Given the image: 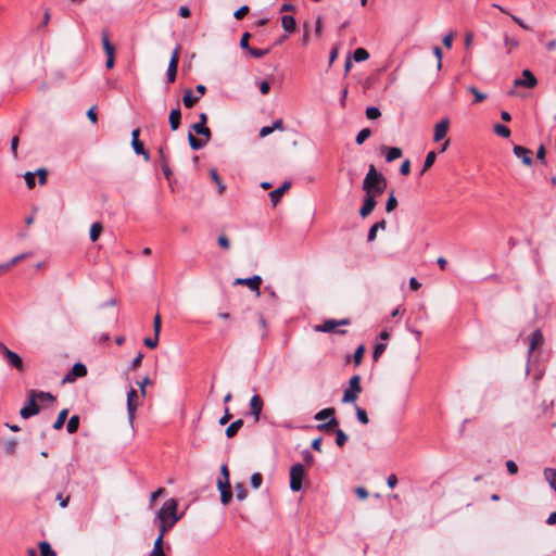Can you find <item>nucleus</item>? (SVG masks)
<instances>
[{
  "instance_id": "7ed1b4c3",
  "label": "nucleus",
  "mask_w": 556,
  "mask_h": 556,
  "mask_svg": "<svg viewBox=\"0 0 556 556\" xmlns=\"http://www.w3.org/2000/svg\"><path fill=\"white\" fill-rule=\"evenodd\" d=\"M361 392V377L355 375L349 381V388L343 393L342 403H355Z\"/></svg>"
},
{
  "instance_id": "bb28decb",
  "label": "nucleus",
  "mask_w": 556,
  "mask_h": 556,
  "mask_svg": "<svg viewBox=\"0 0 556 556\" xmlns=\"http://www.w3.org/2000/svg\"><path fill=\"white\" fill-rule=\"evenodd\" d=\"M295 20L292 15H283L281 17V26L287 33H293L295 29Z\"/></svg>"
},
{
  "instance_id": "6ab92c4d",
  "label": "nucleus",
  "mask_w": 556,
  "mask_h": 556,
  "mask_svg": "<svg viewBox=\"0 0 556 556\" xmlns=\"http://www.w3.org/2000/svg\"><path fill=\"white\" fill-rule=\"evenodd\" d=\"M514 154L521 160V162L527 165V166H530L532 165L533 163V160L531 157V151L525 147H521V146H515L514 149Z\"/></svg>"
},
{
  "instance_id": "c9c22d12",
  "label": "nucleus",
  "mask_w": 556,
  "mask_h": 556,
  "mask_svg": "<svg viewBox=\"0 0 556 556\" xmlns=\"http://www.w3.org/2000/svg\"><path fill=\"white\" fill-rule=\"evenodd\" d=\"M67 415H68V410H67L66 408H65V409H62V410L59 413V415H58V417H56V420H55V421H54V424H53V428H54L55 430H60V429L64 426L65 420H66V418H67Z\"/></svg>"
},
{
  "instance_id": "9b49d317",
  "label": "nucleus",
  "mask_w": 556,
  "mask_h": 556,
  "mask_svg": "<svg viewBox=\"0 0 556 556\" xmlns=\"http://www.w3.org/2000/svg\"><path fill=\"white\" fill-rule=\"evenodd\" d=\"M349 324L350 320L348 318H343L341 320L329 319L324 324L316 326V330L320 332H333L338 326H345Z\"/></svg>"
},
{
  "instance_id": "ddd939ff",
  "label": "nucleus",
  "mask_w": 556,
  "mask_h": 556,
  "mask_svg": "<svg viewBox=\"0 0 556 556\" xmlns=\"http://www.w3.org/2000/svg\"><path fill=\"white\" fill-rule=\"evenodd\" d=\"M536 83L538 80L534 75L529 70H525L522 72V77L515 79L514 85L516 87L522 86L527 88H533L535 87Z\"/></svg>"
},
{
  "instance_id": "e2e57ef3",
  "label": "nucleus",
  "mask_w": 556,
  "mask_h": 556,
  "mask_svg": "<svg viewBox=\"0 0 556 556\" xmlns=\"http://www.w3.org/2000/svg\"><path fill=\"white\" fill-rule=\"evenodd\" d=\"M24 178H25L26 185L29 188H33L35 186V174L34 173L27 172L24 175Z\"/></svg>"
},
{
  "instance_id": "09e8293b",
  "label": "nucleus",
  "mask_w": 556,
  "mask_h": 556,
  "mask_svg": "<svg viewBox=\"0 0 556 556\" xmlns=\"http://www.w3.org/2000/svg\"><path fill=\"white\" fill-rule=\"evenodd\" d=\"M250 482L253 489H258L263 483V476L260 472H255L251 476Z\"/></svg>"
},
{
  "instance_id": "58836bf2",
  "label": "nucleus",
  "mask_w": 556,
  "mask_h": 556,
  "mask_svg": "<svg viewBox=\"0 0 556 556\" xmlns=\"http://www.w3.org/2000/svg\"><path fill=\"white\" fill-rule=\"evenodd\" d=\"M165 534H166V532H162V529H160V533L153 544V549L151 552L164 553L163 539H164Z\"/></svg>"
},
{
  "instance_id": "aec40b11",
  "label": "nucleus",
  "mask_w": 556,
  "mask_h": 556,
  "mask_svg": "<svg viewBox=\"0 0 556 556\" xmlns=\"http://www.w3.org/2000/svg\"><path fill=\"white\" fill-rule=\"evenodd\" d=\"M376 204V197L365 195L364 203L359 208V215L363 218L367 217L374 211Z\"/></svg>"
},
{
  "instance_id": "c03bdc74",
  "label": "nucleus",
  "mask_w": 556,
  "mask_h": 556,
  "mask_svg": "<svg viewBox=\"0 0 556 556\" xmlns=\"http://www.w3.org/2000/svg\"><path fill=\"white\" fill-rule=\"evenodd\" d=\"M370 135H371V131L369 128L362 129L356 136V139H355L356 143L363 144L365 142V140H367L370 137Z\"/></svg>"
},
{
  "instance_id": "5701e85b",
  "label": "nucleus",
  "mask_w": 556,
  "mask_h": 556,
  "mask_svg": "<svg viewBox=\"0 0 556 556\" xmlns=\"http://www.w3.org/2000/svg\"><path fill=\"white\" fill-rule=\"evenodd\" d=\"M290 188V182H285L281 187L273 190L270 193H269V198H270V201L273 203V205H277L278 202L280 201L283 192L286 190H288Z\"/></svg>"
},
{
  "instance_id": "603ef678",
  "label": "nucleus",
  "mask_w": 556,
  "mask_h": 556,
  "mask_svg": "<svg viewBox=\"0 0 556 556\" xmlns=\"http://www.w3.org/2000/svg\"><path fill=\"white\" fill-rule=\"evenodd\" d=\"M137 384L140 389L141 396L144 397L147 394L146 388H147V386L151 384V379L149 377H144L140 381H138Z\"/></svg>"
},
{
  "instance_id": "423d86ee",
  "label": "nucleus",
  "mask_w": 556,
  "mask_h": 556,
  "mask_svg": "<svg viewBox=\"0 0 556 556\" xmlns=\"http://www.w3.org/2000/svg\"><path fill=\"white\" fill-rule=\"evenodd\" d=\"M126 406L129 424L132 425L135 420L136 410L139 406V396L137 394V391L132 387L127 392Z\"/></svg>"
},
{
  "instance_id": "a211bd4d",
  "label": "nucleus",
  "mask_w": 556,
  "mask_h": 556,
  "mask_svg": "<svg viewBox=\"0 0 556 556\" xmlns=\"http://www.w3.org/2000/svg\"><path fill=\"white\" fill-rule=\"evenodd\" d=\"M139 134H140V130L138 128L132 130L131 146H132L136 154H141L144 156L146 160H149V153L144 150L143 143L141 141H139V139H138Z\"/></svg>"
},
{
  "instance_id": "0e129e2a",
  "label": "nucleus",
  "mask_w": 556,
  "mask_h": 556,
  "mask_svg": "<svg viewBox=\"0 0 556 556\" xmlns=\"http://www.w3.org/2000/svg\"><path fill=\"white\" fill-rule=\"evenodd\" d=\"M248 12H249V7L243 5V7H241L240 9H238V10L235 12L233 16H235V18L240 20V18H242V17H243Z\"/></svg>"
},
{
  "instance_id": "1a4fd4ad",
  "label": "nucleus",
  "mask_w": 556,
  "mask_h": 556,
  "mask_svg": "<svg viewBox=\"0 0 556 556\" xmlns=\"http://www.w3.org/2000/svg\"><path fill=\"white\" fill-rule=\"evenodd\" d=\"M39 413L38 403L36 401V397L33 395L31 391L29 392L28 402L25 404L24 407L21 408L20 415L22 418L27 419L29 417H33Z\"/></svg>"
},
{
  "instance_id": "49530a36",
  "label": "nucleus",
  "mask_w": 556,
  "mask_h": 556,
  "mask_svg": "<svg viewBox=\"0 0 556 556\" xmlns=\"http://www.w3.org/2000/svg\"><path fill=\"white\" fill-rule=\"evenodd\" d=\"M355 410H356V417H357L358 421L363 425H367L369 422V419H368V416H367V413L365 412V409H363L359 406H355Z\"/></svg>"
},
{
  "instance_id": "3c124183",
  "label": "nucleus",
  "mask_w": 556,
  "mask_h": 556,
  "mask_svg": "<svg viewBox=\"0 0 556 556\" xmlns=\"http://www.w3.org/2000/svg\"><path fill=\"white\" fill-rule=\"evenodd\" d=\"M381 115L380 110L376 106H369L366 109V116L369 119H376Z\"/></svg>"
},
{
  "instance_id": "5fc2aeb1",
  "label": "nucleus",
  "mask_w": 556,
  "mask_h": 556,
  "mask_svg": "<svg viewBox=\"0 0 556 556\" xmlns=\"http://www.w3.org/2000/svg\"><path fill=\"white\" fill-rule=\"evenodd\" d=\"M248 51L252 56H254L256 59L263 58L264 55H266L269 52L268 49H255V48H250Z\"/></svg>"
},
{
  "instance_id": "f257e3e1",
  "label": "nucleus",
  "mask_w": 556,
  "mask_h": 556,
  "mask_svg": "<svg viewBox=\"0 0 556 556\" xmlns=\"http://www.w3.org/2000/svg\"><path fill=\"white\" fill-rule=\"evenodd\" d=\"M177 508L178 502L175 498H168L156 513L155 521L159 523V529H162V532L170 530L180 519Z\"/></svg>"
},
{
  "instance_id": "4d7b16f0",
  "label": "nucleus",
  "mask_w": 556,
  "mask_h": 556,
  "mask_svg": "<svg viewBox=\"0 0 556 556\" xmlns=\"http://www.w3.org/2000/svg\"><path fill=\"white\" fill-rule=\"evenodd\" d=\"M387 346L383 343H379L375 346V350L372 353V357L375 361H377L381 356V354L384 352Z\"/></svg>"
},
{
  "instance_id": "20e7f679",
  "label": "nucleus",
  "mask_w": 556,
  "mask_h": 556,
  "mask_svg": "<svg viewBox=\"0 0 556 556\" xmlns=\"http://www.w3.org/2000/svg\"><path fill=\"white\" fill-rule=\"evenodd\" d=\"M305 478V469L302 464H294L290 468V489L298 492L303 488V480Z\"/></svg>"
},
{
  "instance_id": "052dcab7",
  "label": "nucleus",
  "mask_w": 556,
  "mask_h": 556,
  "mask_svg": "<svg viewBox=\"0 0 556 556\" xmlns=\"http://www.w3.org/2000/svg\"><path fill=\"white\" fill-rule=\"evenodd\" d=\"M144 344L150 348V349H154L159 344V337H156V334H154L153 338H146L144 339Z\"/></svg>"
},
{
  "instance_id": "4c0bfd02",
  "label": "nucleus",
  "mask_w": 556,
  "mask_h": 556,
  "mask_svg": "<svg viewBox=\"0 0 556 556\" xmlns=\"http://www.w3.org/2000/svg\"><path fill=\"white\" fill-rule=\"evenodd\" d=\"M467 91L470 92L473 97H475V102L479 103V102H482L486 99V94L479 91L476 87L473 86H468L467 87Z\"/></svg>"
},
{
  "instance_id": "a19ab883",
  "label": "nucleus",
  "mask_w": 556,
  "mask_h": 556,
  "mask_svg": "<svg viewBox=\"0 0 556 556\" xmlns=\"http://www.w3.org/2000/svg\"><path fill=\"white\" fill-rule=\"evenodd\" d=\"M39 549L41 556H55V552L51 548L48 542H40Z\"/></svg>"
},
{
  "instance_id": "f3484780",
  "label": "nucleus",
  "mask_w": 556,
  "mask_h": 556,
  "mask_svg": "<svg viewBox=\"0 0 556 556\" xmlns=\"http://www.w3.org/2000/svg\"><path fill=\"white\" fill-rule=\"evenodd\" d=\"M178 56H179V47H177L174 50L173 55H172L170 61H169V64H168L167 80L169 83L175 81L176 74H177Z\"/></svg>"
},
{
  "instance_id": "69168bd1",
  "label": "nucleus",
  "mask_w": 556,
  "mask_h": 556,
  "mask_svg": "<svg viewBox=\"0 0 556 556\" xmlns=\"http://www.w3.org/2000/svg\"><path fill=\"white\" fill-rule=\"evenodd\" d=\"M16 440L13 439V440H10L5 443V451L9 453V454H13L15 452V447H16Z\"/></svg>"
},
{
  "instance_id": "4be33fe9",
  "label": "nucleus",
  "mask_w": 556,
  "mask_h": 556,
  "mask_svg": "<svg viewBox=\"0 0 556 556\" xmlns=\"http://www.w3.org/2000/svg\"><path fill=\"white\" fill-rule=\"evenodd\" d=\"M543 343V334L540 329H536L531 334L530 346H529V356L532 352L539 348Z\"/></svg>"
},
{
  "instance_id": "b1692460",
  "label": "nucleus",
  "mask_w": 556,
  "mask_h": 556,
  "mask_svg": "<svg viewBox=\"0 0 556 556\" xmlns=\"http://www.w3.org/2000/svg\"><path fill=\"white\" fill-rule=\"evenodd\" d=\"M387 227V223L386 220H380V222H377L375 223L368 230V235H367V240L369 242L374 241L376 239V236H377V231L378 230H384Z\"/></svg>"
},
{
  "instance_id": "f704fd0d",
  "label": "nucleus",
  "mask_w": 556,
  "mask_h": 556,
  "mask_svg": "<svg viewBox=\"0 0 556 556\" xmlns=\"http://www.w3.org/2000/svg\"><path fill=\"white\" fill-rule=\"evenodd\" d=\"M198 100H199V97H194L192 94L191 90L188 89L185 91L182 101H184V104L186 108H188V109L192 108Z\"/></svg>"
},
{
  "instance_id": "7c9ffc66",
  "label": "nucleus",
  "mask_w": 556,
  "mask_h": 556,
  "mask_svg": "<svg viewBox=\"0 0 556 556\" xmlns=\"http://www.w3.org/2000/svg\"><path fill=\"white\" fill-rule=\"evenodd\" d=\"M103 231L101 223H93L90 227L89 237L92 242H96Z\"/></svg>"
},
{
  "instance_id": "6e6552de",
  "label": "nucleus",
  "mask_w": 556,
  "mask_h": 556,
  "mask_svg": "<svg viewBox=\"0 0 556 556\" xmlns=\"http://www.w3.org/2000/svg\"><path fill=\"white\" fill-rule=\"evenodd\" d=\"M0 351L3 354L4 358L7 359V362L12 367L16 368L17 370H22L23 369V361H22V358L20 357L18 354H16L15 352L11 351L5 344H1L0 345Z\"/></svg>"
},
{
  "instance_id": "dca6fc26",
  "label": "nucleus",
  "mask_w": 556,
  "mask_h": 556,
  "mask_svg": "<svg viewBox=\"0 0 556 556\" xmlns=\"http://www.w3.org/2000/svg\"><path fill=\"white\" fill-rule=\"evenodd\" d=\"M217 488L220 492V502L224 505H228L232 498L229 481H223L222 479H219L217 481Z\"/></svg>"
},
{
  "instance_id": "473e14b6",
  "label": "nucleus",
  "mask_w": 556,
  "mask_h": 556,
  "mask_svg": "<svg viewBox=\"0 0 556 556\" xmlns=\"http://www.w3.org/2000/svg\"><path fill=\"white\" fill-rule=\"evenodd\" d=\"M188 141L192 150L202 149L208 141L194 137L191 132L188 135Z\"/></svg>"
},
{
  "instance_id": "f03ea898",
  "label": "nucleus",
  "mask_w": 556,
  "mask_h": 556,
  "mask_svg": "<svg viewBox=\"0 0 556 556\" xmlns=\"http://www.w3.org/2000/svg\"><path fill=\"white\" fill-rule=\"evenodd\" d=\"M387 186L386 178L377 172L374 165H370L368 173L363 180V190L365 195L379 197L383 193Z\"/></svg>"
},
{
  "instance_id": "de8ad7c7",
  "label": "nucleus",
  "mask_w": 556,
  "mask_h": 556,
  "mask_svg": "<svg viewBox=\"0 0 556 556\" xmlns=\"http://www.w3.org/2000/svg\"><path fill=\"white\" fill-rule=\"evenodd\" d=\"M396 206H397V200H396L394 193L391 192V194L389 195L387 203H386V211L388 213H390V212L394 211Z\"/></svg>"
},
{
  "instance_id": "a878e982",
  "label": "nucleus",
  "mask_w": 556,
  "mask_h": 556,
  "mask_svg": "<svg viewBox=\"0 0 556 556\" xmlns=\"http://www.w3.org/2000/svg\"><path fill=\"white\" fill-rule=\"evenodd\" d=\"M31 393L37 403H52L54 401V396L50 392L31 390Z\"/></svg>"
},
{
  "instance_id": "4468645a",
  "label": "nucleus",
  "mask_w": 556,
  "mask_h": 556,
  "mask_svg": "<svg viewBox=\"0 0 556 556\" xmlns=\"http://www.w3.org/2000/svg\"><path fill=\"white\" fill-rule=\"evenodd\" d=\"M263 406L264 402L262 397L257 394H254L250 400V413L253 416L255 422L260 420Z\"/></svg>"
},
{
  "instance_id": "bf43d9fd",
  "label": "nucleus",
  "mask_w": 556,
  "mask_h": 556,
  "mask_svg": "<svg viewBox=\"0 0 556 556\" xmlns=\"http://www.w3.org/2000/svg\"><path fill=\"white\" fill-rule=\"evenodd\" d=\"M161 324H162L161 316H160V314H156L154 317V320H153V330H154V334H156V337L160 336Z\"/></svg>"
},
{
  "instance_id": "ea45409f",
  "label": "nucleus",
  "mask_w": 556,
  "mask_h": 556,
  "mask_svg": "<svg viewBox=\"0 0 556 556\" xmlns=\"http://www.w3.org/2000/svg\"><path fill=\"white\" fill-rule=\"evenodd\" d=\"M78 427H79V417L77 415H74L70 418L67 426H66V430L68 433H74L77 431Z\"/></svg>"
},
{
  "instance_id": "6e6d98bb",
  "label": "nucleus",
  "mask_w": 556,
  "mask_h": 556,
  "mask_svg": "<svg viewBox=\"0 0 556 556\" xmlns=\"http://www.w3.org/2000/svg\"><path fill=\"white\" fill-rule=\"evenodd\" d=\"M364 352H365V349L363 345H359L355 352H354V355H353V358H354V363L355 365H359L362 359H363V355H364Z\"/></svg>"
},
{
  "instance_id": "e433bc0d",
  "label": "nucleus",
  "mask_w": 556,
  "mask_h": 556,
  "mask_svg": "<svg viewBox=\"0 0 556 556\" xmlns=\"http://www.w3.org/2000/svg\"><path fill=\"white\" fill-rule=\"evenodd\" d=\"M369 58V53L364 48H357L353 53V59L355 62H363Z\"/></svg>"
},
{
  "instance_id": "680f3d73",
  "label": "nucleus",
  "mask_w": 556,
  "mask_h": 556,
  "mask_svg": "<svg viewBox=\"0 0 556 556\" xmlns=\"http://www.w3.org/2000/svg\"><path fill=\"white\" fill-rule=\"evenodd\" d=\"M506 468H507V471L510 475H515V473L518 472V466H517V464L514 460H507L506 462Z\"/></svg>"
},
{
  "instance_id": "f8f14e48",
  "label": "nucleus",
  "mask_w": 556,
  "mask_h": 556,
  "mask_svg": "<svg viewBox=\"0 0 556 556\" xmlns=\"http://www.w3.org/2000/svg\"><path fill=\"white\" fill-rule=\"evenodd\" d=\"M235 285H245L250 290L255 291L260 295V286L262 278L257 275L250 278H238L233 282Z\"/></svg>"
},
{
  "instance_id": "393cba45",
  "label": "nucleus",
  "mask_w": 556,
  "mask_h": 556,
  "mask_svg": "<svg viewBox=\"0 0 556 556\" xmlns=\"http://www.w3.org/2000/svg\"><path fill=\"white\" fill-rule=\"evenodd\" d=\"M181 112L179 109H174L169 113V125L173 131L177 130L180 125Z\"/></svg>"
},
{
  "instance_id": "8fccbe9b",
  "label": "nucleus",
  "mask_w": 556,
  "mask_h": 556,
  "mask_svg": "<svg viewBox=\"0 0 556 556\" xmlns=\"http://www.w3.org/2000/svg\"><path fill=\"white\" fill-rule=\"evenodd\" d=\"M348 441V435L344 433L343 430L341 429H338L336 431V443L339 445V446H343L345 444V442Z\"/></svg>"
},
{
  "instance_id": "338daca9",
  "label": "nucleus",
  "mask_w": 556,
  "mask_h": 556,
  "mask_svg": "<svg viewBox=\"0 0 556 556\" xmlns=\"http://www.w3.org/2000/svg\"><path fill=\"white\" fill-rule=\"evenodd\" d=\"M26 256H27V254H25V253L20 254V255H16V256H14L13 258H11V260L8 262V265L10 266V268H12L14 265H16L18 262H21L22 260H24Z\"/></svg>"
},
{
  "instance_id": "9d476101",
  "label": "nucleus",
  "mask_w": 556,
  "mask_h": 556,
  "mask_svg": "<svg viewBox=\"0 0 556 556\" xmlns=\"http://www.w3.org/2000/svg\"><path fill=\"white\" fill-rule=\"evenodd\" d=\"M448 127H450V119L447 117L442 118L440 122H438L434 125V129H433V140L435 142H439L442 139H444L447 135Z\"/></svg>"
},
{
  "instance_id": "0eeeda50",
  "label": "nucleus",
  "mask_w": 556,
  "mask_h": 556,
  "mask_svg": "<svg viewBox=\"0 0 556 556\" xmlns=\"http://www.w3.org/2000/svg\"><path fill=\"white\" fill-rule=\"evenodd\" d=\"M102 46L106 54L105 66L106 68L111 70L115 64V48L109 40L108 31L102 33Z\"/></svg>"
},
{
  "instance_id": "37998d69",
  "label": "nucleus",
  "mask_w": 556,
  "mask_h": 556,
  "mask_svg": "<svg viewBox=\"0 0 556 556\" xmlns=\"http://www.w3.org/2000/svg\"><path fill=\"white\" fill-rule=\"evenodd\" d=\"M435 159H437L435 152L434 151H430L426 155L425 163H424V168H422L421 173H425L428 168H430L434 164Z\"/></svg>"
},
{
  "instance_id": "cd10ccee",
  "label": "nucleus",
  "mask_w": 556,
  "mask_h": 556,
  "mask_svg": "<svg viewBox=\"0 0 556 556\" xmlns=\"http://www.w3.org/2000/svg\"><path fill=\"white\" fill-rule=\"evenodd\" d=\"M543 473L549 486L556 492V469L545 468Z\"/></svg>"
},
{
  "instance_id": "c756f323",
  "label": "nucleus",
  "mask_w": 556,
  "mask_h": 556,
  "mask_svg": "<svg viewBox=\"0 0 556 556\" xmlns=\"http://www.w3.org/2000/svg\"><path fill=\"white\" fill-rule=\"evenodd\" d=\"M192 129L194 130L195 134L205 137L206 141H210V139H211V130L206 127V124L195 123L192 126Z\"/></svg>"
},
{
  "instance_id": "774afa93",
  "label": "nucleus",
  "mask_w": 556,
  "mask_h": 556,
  "mask_svg": "<svg viewBox=\"0 0 556 556\" xmlns=\"http://www.w3.org/2000/svg\"><path fill=\"white\" fill-rule=\"evenodd\" d=\"M400 172L402 175H408L409 172H410V162L408 160H405L401 167H400Z\"/></svg>"
},
{
  "instance_id": "72a5a7b5",
  "label": "nucleus",
  "mask_w": 556,
  "mask_h": 556,
  "mask_svg": "<svg viewBox=\"0 0 556 556\" xmlns=\"http://www.w3.org/2000/svg\"><path fill=\"white\" fill-rule=\"evenodd\" d=\"M211 178L213 181L217 185V191L219 194L224 193L226 190V185L222 181L220 177L218 176L216 169L210 170Z\"/></svg>"
},
{
  "instance_id": "39448f33",
  "label": "nucleus",
  "mask_w": 556,
  "mask_h": 556,
  "mask_svg": "<svg viewBox=\"0 0 556 556\" xmlns=\"http://www.w3.org/2000/svg\"><path fill=\"white\" fill-rule=\"evenodd\" d=\"M316 420H325L329 419L326 424H320L317 426V429L319 431H328L331 427L338 426V420L334 418V408L328 407L319 410L316 413L315 417Z\"/></svg>"
},
{
  "instance_id": "412c9836",
  "label": "nucleus",
  "mask_w": 556,
  "mask_h": 556,
  "mask_svg": "<svg viewBox=\"0 0 556 556\" xmlns=\"http://www.w3.org/2000/svg\"><path fill=\"white\" fill-rule=\"evenodd\" d=\"M504 46L506 48V53L510 54L514 50L519 48V39L516 37H510L508 34L503 35Z\"/></svg>"
},
{
  "instance_id": "79ce46f5",
  "label": "nucleus",
  "mask_w": 556,
  "mask_h": 556,
  "mask_svg": "<svg viewBox=\"0 0 556 556\" xmlns=\"http://www.w3.org/2000/svg\"><path fill=\"white\" fill-rule=\"evenodd\" d=\"M494 132L503 138H508L510 136V129L502 124L494 125Z\"/></svg>"
},
{
  "instance_id": "13d9d810",
  "label": "nucleus",
  "mask_w": 556,
  "mask_h": 556,
  "mask_svg": "<svg viewBox=\"0 0 556 556\" xmlns=\"http://www.w3.org/2000/svg\"><path fill=\"white\" fill-rule=\"evenodd\" d=\"M432 51L438 60L437 68L440 71L442 67V50L440 47H434Z\"/></svg>"
},
{
  "instance_id": "864d4df0",
  "label": "nucleus",
  "mask_w": 556,
  "mask_h": 556,
  "mask_svg": "<svg viewBox=\"0 0 556 556\" xmlns=\"http://www.w3.org/2000/svg\"><path fill=\"white\" fill-rule=\"evenodd\" d=\"M217 242H218V245L223 249V250H229L230 249V241L229 239L227 238V236L225 235H219L218 238H217Z\"/></svg>"
},
{
  "instance_id": "c85d7f7f",
  "label": "nucleus",
  "mask_w": 556,
  "mask_h": 556,
  "mask_svg": "<svg viewBox=\"0 0 556 556\" xmlns=\"http://www.w3.org/2000/svg\"><path fill=\"white\" fill-rule=\"evenodd\" d=\"M384 151L387 162H393L394 160L400 159L402 156V150L396 147L384 148Z\"/></svg>"
},
{
  "instance_id": "2eb2a0df",
  "label": "nucleus",
  "mask_w": 556,
  "mask_h": 556,
  "mask_svg": "<svg viewBox=\"0 0 556 556\" xmlns=\"http://www.w3.org/2000/svg\"><path fill=\"white\" fill-rule=\"evenodd\" d=\"M86 375H87L86 366L81 363H76L72 367V370L64 377L63 381L64 382H73V381H75L76 378H81V377H85Z\"/></svg>"
},
{
  "instance_id": "2f4dec72",
  "label": "nucleus",
  "mask_w": 556,
  "mask_h": 556,
  "mask_svg": "<svg viewBox=\"0 0 556 556\" xmlns=\"http://www.w3.org/2000/svg\"><path fill=\"white\" fill-rule=\"evenodd\" d=\"M242 425H243V421L241 419H238V420L231 422L226 429V435L228 438L235 437L238 433V431L240 430V428L242 427Z\"/></svg>"
},
{
  "instance_id": "a18cd8bd",
  "label": "nucleus",
  "mask_w": 556,
  "mask_h": 556,
  "mask_svg": "<svg viewBox=\"0 0 556 556\" xmlns=\"http://www.w3.org/2000/svg\"><path fill=\"white\" fill-rule=\"evenodd\" d=\"M235 490H236V496L239 501H243L247 498L248 491L242 483H237L235 486Z\"/></svg>"
}]
</instances>
